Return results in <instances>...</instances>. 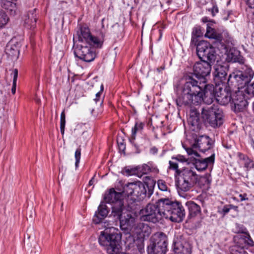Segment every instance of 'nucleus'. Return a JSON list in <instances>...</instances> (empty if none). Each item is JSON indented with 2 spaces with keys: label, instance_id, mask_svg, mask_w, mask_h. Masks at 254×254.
<instances>
[{
  "label": "nucleus",
  "instance_id": "9",
  "mask_svg": "<svg viewBox=\"0 0 254 254\" xmlns=\"http://www.w3.org/2000/svg\"><path fill=\"white\" fill-rule=\"evenodd\" d=\"M249 94H247L245 88L236 91L231 98V101L234 104L235 111H243L248 105V99Z\"/></svg>",
  "mask_w": 254,
  "mask_h": 254
},
{
  "label": "nucleus",
  "instance_id": "41",
  "mask_svg": "<svg viewBox=\"0 0 254 254\" xmlns=\"http://www.w3.org/2000/svg\"><path fill=\"white\" fill-rule=\"evenodd\" d=\"M80 155H81V149L78 148L76 149L75 152V166L76 167H77L78 164L79 162L80 158Z\"/></svg>",
  "mask_w": 254,
  "mask_h": 254
},
{
  "label": "nucleus",
  "instance_id": "15",
  "mask_svg": "<svg viewBox=\"0 0 254 254\" xmlns=\"http://www.w3.org/2000/svg\"><path fill=\"white\" fill-rule=\"evenodd\" d=\"M202 100L208 106L213 102L215 99V94L214 88L213 85L207 84L204 86V88L202 90V95L201 96Z\"/></svg>",
  "mask_w": 254,
  "mask_h": 254
},
{
  "label": "nucleus",
  "instance_id": "2",
  "mask_svg": "<svg viewBox=\"0 0 254 254\" xmlns=\"http://www.w3.org/2000/svg\"><path fill=\"white\" fill-rule=\"evenodd\" d=\"M197 55L201 60L193 65V73L199 79L202 78L205 83V77L209 75L211 70V64L216 59L215 48L206 41H200L196 46Z\"/></svg>",
  "mask_w": 254,
  "mask_h": 254
},
{
  "label": "nucleus",
  "instance_id": "14",
  "mask_svg": "<svg viewBox=\"0 0 254 254\" xmlns=\"http://www.w3.org/2000/svg\"><path fill=\"white\" fill-rule=\"evenodd\" d=\"M128 211L126 206L124 205V201H118L114 204H112L111 216L115 219L119 220L123 215Z\"/></svg>",
  "mask_w": 254,
  "mask_h": 254
},
{
  "label": "nucleus",
  "instance_id": "40",
  "mask_svg": "<svg viewBox=\"0 0 254 254\" xmlns=\"http://www.w3.org/2000/svg\"><path fill=\"white\" fill-rule=\"evenodd\" d=\"M125 172L127 174V175L131 176L137 175V169L136 168H126L125 169Z\"/></svg>",
  "mask_w": 254,
  "mask_h": 254
},
{
  "label": "nucleus",
  "instance_id": "36",
  "mask_svg": "<svg viewBox=\"0 0 254 254\" xmlns=\"http://www.w3.org/2000/svg\"><path fill=\"white\" fill-rule=\"evenodd\" d=\"M243 71V74L245 76H247V77H250V80H251L253 76H254V72H253V71L252 70V69L250 68V67H246V69L245 70V71Z\"/></svg>",
  "mask_w": 254,
  "mask_h": 254
},
{
  "label": "nucleus",
  "instance_id": "55",
  "mask_svg": "<svg viewBox=\"0 0 254 254\" xmlns=\"http://www.w3.org/2000/svg\"><path fill=\"white\" fill-rule=\"evenodd\" d=\"M33 21H32V26H33L36 22V18L33 16Z\"/></svg>",
  "mask_w": 254,
  "mask_h": 254
},
{
  "label": "nucleus",
  "instance_id": "32",
  "mask_svg": "<svg viewBox=\"0 0 254 254\" xmlns=\"http://www.w3.org/2000/svg\"><path fill=\"white\" fill-rule=\"evenodd\" d=\"M169 168L171 170H175V177L176 178L177 176L178 175V174L181 171V170L178 169V163L173 161H170L169 162Z\"/></svg>",
  "mask_w": 254,
  "mask_h": 254
},
{
  "label": "nucleus",
  "instance_id": "23",
  "mask_svg": "<svg viewBox=\"0 0 254 254\" xmlns=\"http://www.w3.org/2000/svg\"><path fill=\"white\" fill-rule=\"evenodd\" d=\"M5 53L11 59H17L19 54L18 44L8 43L6 46Z\"/></svg>",
  "mask_w": 254,
  "mask_h": 254
},
{
  "label": "nucleus",
  "instance_id": "37",
  "mask_svg": "<svg viewBox=\"0 0 254 254\" xmlns=\"http://www.w3.org/2000/svg\"><path fill=\"white\" fill-rule=\"evenodd\" d=\"M105 217L101 216L98 213L95 212V215L93 218V221L95 224L102 223V221Z\"/></svg>",
  "mask_w": 254,
  "mask_h": 254
},
{
  "label": "nucleus",
  "instance_id": "10",
  "mask_svg": "<svg viewBox=\"0 0 254 254\" xmlns=\"http://www.w3.org/2000/svg\"><path fill=\"white\" fill-rule=\"evenodd\" d=\"M74 53L76 57L86 62H91L95 58V53L86 44H81L76 47Z\"/></svg>",
  "mask_w": 254,
  "mask_h": 254
},
{
  "label": "nucleus",
  "instance_id": "30",
  "mask_svg": "<svg viewBox=\"0 0 254 254\" xmlns=\"http://www.w3.org/2000/svg\"><path fill=\"white\" fill-rule=\"evenodd\" d=\"M134 183H129L126 185L124 188V192L128 196L134 197Z\"/></svg>",
  "mask_w": 254,
  "mask_h": 254
},
{
  "label": "nucleus",
  "instance_id": "24",
  "mask_svg": "<svg viewBox=\"0 0 254 254\" xmlns=\"http://www.w3.org/2000/svg\"><path fill=\"white\" fill-rule=\"evenodd\" d=\"M237 156L239 158V163L244 165L246 171H249L254 168V161L247 156L241 152H238L237 153Z\"/></svg>",
  "mask_w": 254,
  "mask_h": 254
},
{
  "label": "nucleus",
  "instance_id": "56",
  "mask_svg": "<svg viewBox=\"0 0 254 254\" xmlns=\"http://www.w3.org/2000/svg\"><path fill=\"white\" fill-rule=\"evenodd\" d=\"M164 69V67L161 66L160 68H158L157 69L158 71L160 72Z\"/></svg>",
  "mask_w": 254,
  "mask_h": 254
},
{
  "label": "nucleus",
  "instance_id": "43",
  "mask_svg": "<svg viewBox=\"0 0 254 254\" xmlns=\"http://www.w3.org/2000/svg\"><path fill=\"white\" fill-rule=\"evenodd\" d=\"M228 57L229 60L232 62H235L237 60V57L233 55V53L231 51L228 53Z\"/></svg>",
  "mask_w": 254,
  "mask_h": 254
},
{
  "label": "nucleus",
  "instance_id": "5",
  "mask_svg": "<svg viewBox=\"0 0 254 254\" xmlns=\"http://www.w3.org/2000/svg\"><path fill=\"white\" fill-rule=\"evenodd\" d=\"M201 118L211 127L216 128L221 126L223 123V114L217 105L206 106L201 109Z\"/></svg>",
  "mask_w": 254,
  "mask_h": 254
},
{
  "label": "nucleus",
  "instance_id": "42",
  "mask_svg": "<svg viewBox=\"0 0 254 254\" xmlns=\"http://www.w3.org/2000/svg\"><path fill=\"white\" fill-rule=\"evenodd\" d=\"M172 159L176 160L181 162H185L187 161V159L184 156L180 155L177 156L176 157H173Z\"/></svg>",
  "mask_w": 254,
  "mask_h": 254
},
{
  "label": "nucleus",
  "instance_id": "16",
  "mask_svg": "<svg viewBox=\"0 0 254 254\" xmlns=\"http://www.w3.org/2000/svg\"><path fill=\"white\" fill-rule=\"evenodd\" d=\"M205 36L209 39L214 40L213 42L214 46L219 48V45H222L223 37L221 33H219L215 31V30L210 27L208 25H207L206 32L205 34Z\"/></svg>",
  "mask_w": 254,
  "mask_h": 254
},
{
  "label": "nucleus",
  "instance_id": "49",
  "mask_svg": "<svg viewBox=\"0 0 254 254\" xmlns=\"http://www.w3.org/2000/svg\"><path fill=\"white\" fill-rule=\"evenodd\" d=\"M197 38L198 37L192 35L190 42V45L191 46H196V42H197Z\"/></svg>",
  "mask_w": 254,
  "mask_h": 254
},
{
  "label": "nucleus",
  "instance_id": "18",
  "mask_svg": "<svg viewBox=\"0 0 254 254\" xmlns=\"http://www.w3.org/2000/svg\"><path fill=\"white\" fill-rule=\"evenodd\" d=\"M233 78L238 86V90L244 89L247 87L248 84L251 81L250 77L245 76L242 71H239L233 74Z\"/></svg>",
  "mask_w": 254,
  "mask_h": 254
},
{
  "label": "nucleus",
  "instance_id": "25",
  "mask_svg": "<svg viewBox=\"0 0 254 254\" xmlns=\"http://www.w3.org/2000/svg\"><path fill=\"white\" fill-rule=\"evenodd\" d=\"M214 161V154L205 158L202 160H196L194 164L195 167L198 171H202L207 168L208 164L213 163Z\"/></svg>",
  "mask_w": 254,
  "mask_h": 254
},
{
  "label": "nucleus",
  "instance_id": "12",
  "mask_svg": "<svg viewBox=\"0 0 254 254\" xmlns=\"http://www.w3.org/2000/svg\"><path fill=\"white\" fill-rule=\"evenodd\" d=\"M214 92L215 99L219 104L226 105L231 101L232 96L229 89L216 87Z\"/></svg>",
  "mask_w": 254,
  "mask_h": 254
},
{
  "label": "nucleus",
  "instance_id": "20",
  "mask_svg": "<svg viewBox=\"0 0 254 254\" xmlns=\"http://www.w3.org/2000/svg\"><path fill=\"white\" fill-rule=\"evenodd\" d=\"M122 194L115 191L114 189L110 190L104 196L105 201L107 203H112L114 204L118 201L123 200L122 199Z\"/></svg>",
  "mask_w": 254,
  "mask_h": 254
},
{
  "label": "nucleus",
  "instance_id": "3",
  "mask_svg": "<svg viewBox=\"0 0 254 254\" xmlns=\"http://www.w3.org/2000/svg\"><path fill=\"white\" fill-rule=\"evenodd\" d=\"M203 87L198 81L191 77L182 88L181 93L176 100V104L181 107L183 105H196L201 103Z\"/></svg>",
  "mask_w": 254,
  "mask_h": 254
},
{
  "label": "nucleus",
  "instance_id": "59",
  "mask_svg": "<svg viewBox=\"0 0 254 254\" xmlns=\"http://www.w3.org/2000/svg\"><path fill=\"white\" fill-rule=\"evenodd\" d=\"M232 77H233V75H231H231H229V80H230V78H232Z\"/></svg>",
  "mask_w": 254,
  "mask_h": 254
},
{
  "label": "nucleus",
  "instance_id": "44",
  "mask_svg": "<svg viewBox=\"0 0 254 254\" xmlns=\"http://www.w3.org/2000/svg\"><path fill=\"white\" fill-rule=\"evenodd\" d=\"M231 209L230 205H226L224 206L222 210V213L223 214V215L224 216L226 214H227L230 210Z\"/></svg>",
  "mask_w": 254,
  "mask_h": 254
},
{
  "label": "nucleus",
  "instance_id": "27",
  "mask_svg": "<svg viewBox=\"0 0 254 254\" xmlns=\"http://www.w3.org/2000/svg\"><path fill=\"white\" fill-rule=\"evenodd\" d=\"M186 204L188 206L190 217H195L200 213L201 209L200 206L193 201H188Z\"/></svg>",
  "mask_w": 254,
  "mask_h": 254
},
{
  "label": "nucleus",
  "instance_id": "11",
  "mask_svg": "<svg viewBox=\"0 0 254 254\" xmlns=\"http://www.w3.org/2000/svg\"><path fill=\"white\" fill-rule=\"evenodd\" d=\"M173 248L175 254H191V253L190 244L182 236L175 238Z\"/></svg>",
  "mask_w": 254,
  "mask_h": 254
},
{
  "label": "nucleus",
  "instance_id": "17",
  "mask_svg": "<svg viewBox=\"0 0 254 254\" xmlns=\"http://www.w3.org/2000/svg\"><path fill=\"white\" fill-rule=\"evenodd\" d=\"M139 237L148 236L151 232V228L144 223H135L131 231Z\"/></svg>",
  "mask_w": 254,
  "mask_h": 254
},
{
  "label": "nucleus",
  "instance_id": "28",
  "mask_svg": "<svg viewBox=\"0 0 254 254\" xmlns=\"http://www.w3.org/2000/svg\"><path fill=\"white\" fill-rule=\"evenodd\" d=\"M143 128V124L142 123H136L132 128L131 141H133L135 138V135L137 132L140 131Z\"/></svg>",
  "mask_w": 254,
  "mask_h": 254
},
{
  "label": "nucleus",
  "instance_id": "31",
  "mask_svg": "<svg viewBox=\"0 0 254 254\" xmlns=\"http://www.w3.org/2000/svg\"><path fill=\"white\" fill-rule=\"evenodd\" d=\"M97 213H98L102 217H106L108 213L107 206L105 204H100L98 208Z\"/></svg>",
  "mask_w": 254,
  "mask_h": 254
},
{
  "label": "nucleus",
  "instance_id": "58",
  "mask_svg": "<svg viewBox=\"0 0 254 254\" xmlns=\"http://www.w3.org/2000/svg\"><path fill=\"white\" fill-rule=\"evenodd\" d=\"M202 21L203 22H207V21H208V20H207V17H203L202 18Z\"/></svg>",
  "mask_w": 254,
  "mask_h": 254
},
{
  "label": "nucleus",
  "instance_id": "45",
  "mask_svg": "<svg viewBox=\"0 0 254 254\" xmlns=\"http://www.w3.org/2000/svg\"><path fill=\"white\" fill-rule=\"evenodd\" d=\"M158 185L160 190L162 191H165L167 190V186L163 182L159 181L158 183Z\"/></svg>",
  "mask_w": 254,
  "mask_h": 254
},
{
  "label": "nucleus",
  "instance_id": "19",
  "mask_svg": "<svg viewBox=\"0 0 254 254\" xmlns=\"http://www.w3.org/2000/svg\"><path fill=\"white\" fill-rule=\"evenodd\" d=\"M214 76L215 80L218 82H223L226 79L228 68L226 66L216 64L214 66Z\"/></svg>",
  "mask_w": 254,
  "mask_h": 254
},
{
  "label": "nucleus",
  "instance_id": "54",
  "mask_svg": "<svg viewBox=\"0 0 254 254\" xmlns=\"http://www.w3.org/2000/svg\"><path fill=\"white\" fill-rule=\"evenodd\" d=\"M249 241H250V242H248L249 245L250 246H253L254 244L253 241L251 239H250Z\"/></svg>",
  "mask_w": 254,
  "mask_h": 254
},
{
  "label": "nucleus",
  "instance_id": "13",
  "mask_svg": "<svg viewBox=\"0 0 254 254\" xmlns=\"http://www.w3.org/2000/svg\"><path fill=\"white\" fill-rule=\"evenodd\" d=\"M119 220L121 228L130 232L136 223V218L134 215L129 211H127Z\"/></svg>",
  "mask_w": 254,
  "mask_h": 254
},
{
  "label": "nucleus",
  "instance_id": "47",
  "mask_svg": "<svg viewBox=\"0 0 254 254\" xmlns=\"http://www.w3.org/2000/svg\"><path fill=\"white\" fill-rule=\"evenodd\" d=\"M210 10H211L212 16H214L216 13H218V8L217 6H213Z\"/></svg>",
  "mask_w": 254,
  "mask_h": 254
},
{
  "label": "nucleus",
  "instance_id": "21",
  "mask_svg": "<svg viewBox=\"0 0 254 254\" xmlns=\"http://www.w3.org/2000/svg\"><path fill=\"white\" fill-rule=\"evenodd\" d=\"M134 198L135 199L140 200L146 196V190L145 185L140 182L134 183Z\"/></svg>",
  "mask_w": 254,
  "mask_h": 254
},
{
  "label": "nucleus",
  "instance_id": "33",
  "mask_svg": "<svg viewBox=\"0 0 254 254\" xmlns=\"http://www.w3.org/2000/svg\"><path fill=\"white\" fill-rule=\"evenodd\" d=\"M8 21V18L5 13L2 10H0V27L5 25Z\"/></svg>",
  "mask_w": 254,
  "mask_h": 254
},
{
  "label": "nucleus",
  "instance_id": "53",
  "mask_svg": "<svg viewBox=\"0 0 254 254\" xmlns=\"http://www.w3.org/2000/svg\"><path fill=\"white\" fill-rule=\"evenodd\" d=\"M230 207H231V209H233L235 211H236L237 213L238 212L239 210H238V207L237 206H235V205L230 204Z\"/></svg>",
  "mask_w": 254,
  "mask_h": 254
},
{
  "label": "nucleus",
  "instance_id": "4",
  "mask_svg": "<svg viewBox=\"0 0 254 254\" xmlns=\"http://www.w3.org/2000/svg\"><path fill=\"white\" fill-rule=\"evenodd\" d=\"M175 180L178 191L187 192L197 183L198 175L193 168L185 167L181 169Z\"/></svg>",
  "mask_w": 254,
  "mask_h": 254
},
{
  "label": "nucleus",
  "instance_id": "35",
  "mask_svg": "<svg viewBox=\"0 0 254 254\" xmlns=\"http://www.w3.org/2000/svg\"><path fill=\"white\" fill-rule=\"evenodd\" d=\"M13 83L12 87L11 89V92L13 94H14L16 92V81L18 77V70L17 69H14L13 72Z\"/></svg>",
  "mask_w": 254,
  "mask_h": 254
},
{
  "label": "nucleus",
  "instance_id": "7",
  "mask_svg": "<svg viewBox=\"0 0 254 254\" xmlns=\"http://www.w3.org/2000/svg\"><path fill=\"white\" fill-rule=\"evenodd\" d=\"M167 249V238L166 235L160 232L154 235L152 244L148 247L150 254H165Z\"/></svg>",
  "mask_w": 254,
  "mask_h": 254
},
{
  "label": "nucleus",
  "instance_id": "57",
  "mask_svg": "<svg viewBox=\"0 0 254 254\" xmlns=\"http://www.w3.org/2000/svg\"><path fill=\"white\" fill-rule=\"evenodd\" d=\"M93 179L94 178H93L91 180H90L89 182V186H92L93 184Z\"/></svg>",
  "mask_w": 254,
  "mask_h": 254
},
{
  "label": "nucleus",
  "instance_id": "51",
  "mask_svg": "<svg viewBox=\"0 0 254 254\" xmlns=\"http://www.w3.org/2000/svg\"><path fill=\"white\" fill-rule=\"evenodd\" d=\"M245 196H246V194L239 195V197H240L241 201H244V200L248 199V198L245 197Z\"/></svg>",
  "mask_w": 254,
  "mask_h": 254
},
{
  "label": "nucleus",
  "instance_id": "38",
  "mask_svg": "<svg viewBox=\"0 0 254 254\" xmlns=\"http://www.w3.org/2000/svg\"><path fill=\"white\" fill-rule=\"evenodd\" d=\"M202 33L201 32V28L199 26H196L193 28L192 31V35L196 37H199L202 36Z\"/></svg>",
  "mask_w": 254,
  "mask_h": 254
},
{
  "label": "nucleus",
  "instance_id": "8",
  "mask_svg": "<svg viewBox=\"0 0 254 254\" xmlns=\"http://www.w3.org/2000/svg\"><path fill=\"white\" fill-rule=\"evenodd\" d=\"M78 40L83 44H88L96 48H101L103 41L91 35L89 29L87 27H81L78 32Z\"/></svg>",
  "mask_w": 254,
  "mask_h": 254
},
{
  "label": "nucleus",
  "instance_id": "48",
  "mask_svg": "<svg viewBox=\"0 0 254 254\" xmlns=\"http://www.w3.org/2000/svg\"><path fill=\"white\" fill-rule=\"evenodd\" d=\"M249 6L251 8H254V0H244Z\"/></svg>",
  "mask_w": 254,
  "mask_h": 254
},
{
  "label": "nucleus",
  "instance_id": "34",
  "mask_svg": "<svg viewBox=\"0 0 254 254\" xmlns=\"http://www.w3.org/2000/svg\"><path fill=\"white\" fill-rule=\"evenodd\" d=\"M65 126V115L64 112L63 111L61 114L60 119V129L62 135L64 134V128Z\"/></svg>",
  "mask_w": 254,
  "mask_h": 254
},
{
  "label": "nucleus",
  "instance_id": "22",
  "mask_svg": "<svg viewBox=\"0 0 254 254\" xmlns=\"http://www.w3.org/2000/svg\"><path fill=\"white\" fill-rule=\"evenodd\" d=\"M17 0H0L1 7L11 15H15L16 10L15 2Z\"/></svg>",
  "mask_w": 254,
  "mask_h": 254
},
{
  "label": "nucleus",
  "instance_id": "50",
  "mask_svg": "<svg viewBox=\"0 0 254 254\" xmlns=\"http://www.w3.org/2000/svg\"><path fill=\"white\" fill-rule=\"evenodd\" d=\"M142 170L144 171V173H147L150 171V167L148 165L146 164H144L142 166Z\"/></svg>",
  "mask_w": 254,
  "mask_h": 254
},
{
  "label": "nucleus",
  "instance_id": "52",
  "mask_svg": "<svg viewBox=\"0 0 254 254\" xmlns=\"http://www.w3.org/2000/svg\"><path fill=\"white\" fill-rule=\"evenodd\" d=\"M157 151L158 150L156 147H153L150 149V153L153 154H156L157 152Z\"/></svg>",
  "mask_w": 254,
  "mask_h": 254
},
{
  "label": "nucleus",
  "instance_id": "61",
  "mask_svg": "<svg viewBox=\"0 0 254 254\" xmlns=\"http://www.w3.org/2000/svg\"><path fill=\"white\" fill-rule=\"evenodd\" d=\"M105 223H106V222H104V226L105 227H106V226L105 225Z\"/></svg>",
  "mask_w": 254,
  "mask_h": 254
},
{
  "label": "nucleus",
  "instance_id": "1",
  "mask_svg": "<svg viewBox=\"0 0 254 254\" xmlns=\"http://www.w3.org/2000/svg\"><path fill=\"white\" fill-rule=\"evenodd\" d=\"M141 221L154 223L159 222L163 218L172 222H180L185 215V210L179 202H174L168 198L160 199L156 204H148L139 211Z\"/></svg>",
  "mask_w": 254,
  "mask_h": 254
},
{
  "label": "nucleus",
  "instance_id": "6",
  "mask_svg": "<svg viewBox=\"0 0 254 254\" xmlns=\"http://www.w3.org/2000/svg\"><path fill=\"white\" fill-rule=\"evenodd\" d=\"M212 141L207 135H200L194 139V142L190 147H184L189 155L192 157H198L199 151L204 152L210 149L212 146Z\"/></svg>",
  "mask_w": 254,
  "mask_h": 254
},
{
  "label": "nucleus",
  "instance_id": "62",
  "mask_svg": "<svg viewBox=\"0 0 254 254\" xmlns=\"http://www.w3.org/2000/svg\"><path fill=\"white\" fill-rule=\"evenodd\" d=\"M103 86L102 85V86H101V90H103Z\"/></svg>",
  "mask_w": 254,
  "mask_h": 254
},
{
  "label": "nucleus",
  "instance_id": "46",
  "mask_svg": "<svg viewBox=\"0 0 254 254\" xmlns=\"http://www.w3.org/2000/svg\"><path fill=\"white\" fill-rule=\"evenodd\" d=\"M100 96H101L100 92H99L97 93H96V98L94 100L96 103H97V102H99V103L100 104H101L103 103V100L100 99Z\"/></svg>",
  "mask_w": 254,
  "mask_h": 254
},
{
  "label": "nucleus",
  "instance_id": "39",
  "mask_svg": "<svg viewBox=\"0 0 254 254\" xmlns=\"http://www.w3.org/2000/svg\"><path fill=\"white\" fill-rule=\"evenodd\" d=\"M245 90L247 91V94L251 95H254V82L253 84L247 85L245 88Z\"/></svg>",
  "mask_w": 254,
  "mask_h": 254
},
{
  "label": "nucleus",
  "instance_id": "29",
  "mask_svg": "<svg viewBox=\"0 0 254 254\" xmlns=\"http://www.w3.org/2000/svg\"><path fill=\"white\" fill-rule=\"evenodd\" d=\"M197 182L200 187H204V189L208 187L210 183V180L207 176H201L199 179H198Z\"/></svg>",
  "mask_w": 254,
  "mask_h": 254
},
{
  "label": "nucleus",
  "instance_id": "26",
  "mask_svg": "<svg viewBox=\"0 0 254 254\" xmlns=\"http://www.w3.org/2000/svg\"><path fill=\"white\" fill-rule=\"evenodd\" d=\"M199 121V113L195 109H191L190 111V116L188 119L189 124L192 126H197Z\"/></svg>",
  "mask_w": 254,
  "mask_h": 254
},
{
  "label": "nucleus",
  "instance_id": "60",
  "mask_svg": "<svg viewBox=\"0 0 254 254\" xmlns=\"http://www.w3.org/2000/svg\"><path fill=\"white\" fill-rule=\"evenodd\" d=\"M224 19L225 20H228V16H227V17H224Z\"/></svg>",
  "mask_w": 254,
  "mask_h": 254
}]
</instances>
